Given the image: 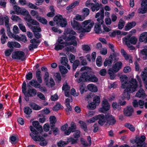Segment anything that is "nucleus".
<instances>
[{"instance_id": "35", "label": "nucleus", "mask_w": 147, "mask_h": 147, "mask_svg": "<svg viewBox=\"0 0 147 147\" xmlns=\"http://www.w3.org/2000/svg\"><path fill=\"white\" fill-rule=\"evenodd\" d=\"M91 1V0H87L85 3V6L88 7H89L90 6L91 9L93 11V10H92V8L94 9L95 4L90 3Z\"/></svg>"}, {"instance_id": "22", "label": "nucleus", "mask_w": 147, "mask_h": 147, "mask_svg": "<svg viewBox=\"0 0 147 147\" xmlns=\"http://www.w3.org/2000/svg\"><path fill=\"white\" fill-rule=\"evenodd\" d=\"M147 34V32H145L141 33L139 37V42L138 43V45H137L136 47L137 48L140 47V42H144L145 43V39L146 38V34Z\"/></svg>"}, {"instance_id": "15", "label": "nucleus", "mask_w": 147, "mask_h": 147, "mask_svg": "<svg viewBox=\"0 0 147 147\" xmlns=\"http://www.w3.org/2000/svg\"><path fill=\"white\" fill-rule=\"evenodd\" d=\"M120 81L122 83L121 88L123 89L126 88L130 84L129 82L131 81H128L127 77L125 75H122L120 77Z\"/></svg>"}, {"instance_id": "44", "label": "nucleus", "mask_w": 147, "mask_h": 147, "mask_svg": "<svg viewBox=\"0 0 147 147\" xmlns=\"http://www.w3.org/2000/svg\"><path fill=\"white\" fill-rule=\"evenodd\" d=\"M13 9L16 12V14L19 15L21 12L22 9L17 5H15L13 6Z\"/></svg>"}, {"instance_id": "8", "label": "nucleus", "mask_w": 147, "mask_h": 147, "mask_svg": "<svg viewBox=\"0 0 147 147\" xmlns=\"http://www.w3.org/2000/svg\"><path fill=\"white\" fill-rule=\"evenodd\" d=\"M122 66V63L121 61H118L113 64L112 68H110L108 70V72L110 79H114L115 77V73L118 72Z\"/></svg>"}, {"instance_id": "19", "label": "nucleus", "mask_w": 147, "mask_h": 147, "mask_svg": "<svg viewBox=\"0 0 147 147\" xmlns=\"http://www.w3.org/2000/svg\"><path fill=\"white\" fill-rule=\"evenodd\" d=\"M42 82L40 83L38 81L36 80L32 79L29 82V85H27L28 87H32L30 86H31L36 88H39L41 86L40 84Z\"/></svg>"}, {"instance_id": "61", "label": "nucleus", "mask_w": 147, "mask_h": 147, "mask_svg": "<svg viewBox=\"0 0 147 147\" xmlns=\"http://www.w3.org/2000/svg\"><path fill=\"white\" fill-rule=\"evenodd\" d=\"M131 70V68L129 66H127L124 68L123 71L125 73H127L130 72Z\"/></svg>"}, {"instance_id": "31", "label": "nucleus", "mask_w": 147, "mask_h": 147, "mask_svg": "<svg viewBox=\"0 0 147 147\" xmlns=\"http://www.w3.org/2000/svg\"><path fill=\"white\" fill-rule=\"evenodd\" d=\"M29 106L34 110H40L42 107L34 102H32L30 104Z\"/></svg>"}, {"instance_id": "45", "label": "nucleus", "mask_w": 147, "mask_h": 147, "mask_svg": "<svg viewBox=\"0 0 147 147\" xmlns=\"http://www.w3.org/2000/svg\"><path fill=\"white\" fill-rule=\"evenodd\" d=\"M86 88L85 86L82 83H80V85L79 90L80 93L81 94H82L84 93V92L86 91L85 90Z\"/></svg>"}, {"instance_id": "11", "label": "nucleus", "mask_w": 147, "mask_h": 147, "mask_svg": "<svg viewBox=\"0 0 147 147\" xmlns=\"http://www.w3.org/2000/svg\"><path fill=\"white\" fill-rule=\"evenodd\" d=\"M24 53L22 51H17L14 52L12 54L11 57L12 59L20 60L22 61H24L26 60V58L25 57Z\"/></svg>"}, {"instance_id": "36", "label": "nucleus", "mask_w": 147, "mask_h": 147, "mask_svg": "<svg viewBox=\"0 0 147 147\" xmlns=\"http://www.w3.org/2000/svg\"><path fill=\"white\" fill-rule=\"evenodd\" d=\"M66 47L65 46V45H63L61 44L58 42V43L56 44L55 46L54 49L57 51H58L59 50H61L64 48L65 47Z\"/></svg>"}, {"instance_id": "18", "label": "nucleus", "mask_w": 147, "mask_h": 147, "mask_svg": "<svg viewBox=\"0 0 147 147\" xmlns=\"http://www.w3.org/2000/svg\"><path fill=\"white\" fill-rule=\"evenodd\" d=\"M134 112V109L131 106H128L124 109L123 113L125 116L130 117Z\"/></svg>"}, {"instance_id": "3", "label": "nucleus", "mask_w": 147, "mask_h": 147, "mask_svg": "<svg viewBox=\"0 0 147 147\" xmlns=\"http://www.w3.org/2000/svg\"><path fill=\"white\" fill-rule=\"evenodd\" d=\"M76 39V37L75 36L69 35L67 36L66 34H64L58 38L57 41L59 44L65 45L66 46L72 45L76 46L77 43Z\"/></svg>"}, {"instance_id": "23", "label": "nucleus", "mask_w": 147, "mask_h": 147, "mask_svg": "<svg viewBox=\"0 0 147 147\" xmlns=\"http://www.w3.org/2000/svg\"><path fill=\"white\" fill-rule=\"evenodd\" d=\"M14 38L18 42L22 41L24 42H25L27 41V37L25 35H22L21 37L18 35H15Z\"/></svg>"}, {"instance_id": "26", "label": "nucleus", "mask_w": 147, "mask_h": 147, "mask_svg": "<svg viewBox=\"0 0 147 147\" xmlns=\"http://www.w3.org/2000/svg\"><path fill=\"white\" fill-rule=\"evenodd\" d=\"M30 24V23H27V25L29 27H31V28L32 30V31L34 33L41 32V29L39 27L36 26H32Z\"/></svg>"}, {"instance_id": "62", "label": "nucleus", "mask_w": 147, "mask_h": 147, "mask_svg": "<svg viewBox=\"0 0 147 147\" xmlns=\"http://www.w3.org/2000/svg\"><path fill=\"white\" fill-rule=\"evenodd\" d=\"M50 126L48 123L45 124L43 126L44 130L46 132H48L49 130Z\"/></svg>"}, {"instance_id": "40", "label": "nucleus", "mask_w": 147, "mask_h": 147, "mask_svg": "<svg viewBox=\"0 0 147 147\" xmlns=\"http://www.w3.org/2000/svg\"><path fill=\"white\" fill-rule=\"evenodd\" d=\"M24 113L28 115L30 114L32 112V109L29 107L28 106L24 107Z\"/></svg>"}, {"instance_id": "51", "label": "nucleus", "mask_w": 147, "mask_h": 147, "mask_svg": "<svg viewBox=\"0 0 147 147\" xmlns=\"http://www.w3.org/2000/svg\"><path fill=\"white\" fill-rule=\"evenodd\" d=\"M13 50V49H11L6 50L4 52L5 55L6 57L9 56L11 55Z\"/></svg>"}, {"instance_id": "24", "label": "nucleus", "mask_w": 147, "mask_h": 147, "mask_svg": "<svg viewBox=\"0 0 147 147\" xmlns=\"http://www.w3.org/2000/svg\"><path fill=\"white\" fill-rule=\"evenodd\" d=\"M136 25L135 22L133 21L131 22H128L125 27V30L128 31L134 27Z\"/></svg>"}, {"instance_id": "41", "label": "nucleus", "mask_w": 147, "mask_h": 147, "mask_svg": "<svg viewBox=\"0 0 147 147\" xmlns=\"http://www.w3.org/2000/svg\"><path fill=\"white\" fill-rule=\"evenodd\" d=\"M96 64L98 67H100L102 65V58L100 56L97 57L96 61Z\"/></svg>"}, {"instance_id": "21", "label": "nucleus", "mask_w": 147, "mask_h": 147, "mask_svg": "<svg viewBox=\"0 0 147 147\" xmlns=\"http://www.w3.org/2000/svg\"><path fill=\"white\" fill-rule=\"evenodd\" d=\"M32 125L33 127L36 128V131L40 134H41L42 131V126L40 125L39 122L38 121H34L32 123Z\"/></svg>"}, {"instance_id": "59", "label": "nucleus", "mask_w": 147, "mask_h": 147, "mask_svg": "<svg viewBox=\"0 0 147 147\" xmlns=\"http://www.w3.org/2000/svg\"><path fill=\"white\" fill-rule=\"evenodd\" d=\"M37 96L41 99L43 100H45V97L44 94L41 92H38L37 94Z\"/></svg>"}, {"instance_id": "54", "label": "nucleus", "mask_w": 147, "mask_h": 147, "mask_svg": "<svg viewBox=\"0 0 147 147\" xmlns=\"http://www.w3.org/2000/svg\"><path fill=\"white\" fill-rule=\"evenodd\" d=\"M50 123H55L57 122L56 117L55 116H51L49 117Z\"/></svg>"}, {"instance_id": "48", "label": "nucleus", "mask_w": 147, "mask_h": 147, "mask_svg": "<svg viewBox=\"0 0 147 147\" xmlns=\"http://www.w3.org/2000/svg\"><path fill=\"white\" fill-rule=\"evenodd\" d=\"M125 24V22L122 19H121L119 23L118 27L119 29L121 30L124 27Z\"/></svg>"}, {"instance_id": "28", "label": "nucleus", "mask_w": 147, "mask_h": 147, "mask_svg": "<svg viewBox=\"0 0 147 147\" xmlns=\"http://www.w3.org/2000/svg\"><path fill=\"white\" fill-rule=\"evenodd\" d=\"M113 61L110 57H109L108 59H106L104 63V66L106 67L108 66V67H111L112 65Z\"/></svg>"}, {"instance_id": "38", "label": "nucleus", "mask_w": 147, "mask_h": 147, "mask_svg": "<svg viewBox=\"0 0 147 147\" xmlns=\"http://www.w3.org/2000/svg\"><path fill=\"white\" fill-rule=\"evenodd\" d=\"M94 104L98 106L100 102V98L99 96L96 95L93 98V102Z\"/></svg>"}, {"instance_id": "25", "label": "nucleus", "mask_w": 147, "mask_h": 147, "mask_svg": "<svg viewBox=\"0 0 147 147\" xmlns=\"http://www.w3.org/2000/svg\"><path fill=\"white\" fill-rule=\"evenodd\" d=\"M141 76L145 87L147 89V72L145 71H142L141 73Z\"/></svg>"}, {"instance_id": "60", "label": "nucleus", "mask_w": 147, "mask_h": 147, "mask_svg": "<svg viewBox=\"0 0 147 147\" xmlns=\"http://www.w3.org/2000/svg\"><path fill=\"white\" fill-rule=\"evenodd\" d=\"M27 5L29 6V7L31 9H38V7L37 6L30 2L27 3Z\"/></svg>"}, {"instance_id": "53", "label": "nucleus", "mask_w": 147, "mask_h": 147, "mask_svg": "<svg viewBox=\"0 0 147 147\" xmlns=\"http://www.w3.org/2000/svg\"><path fill=\"white\" fill-rule=\"evenodd\" d=\"M68 62V60L66 57H61V63L62 65L66 66V64H67V63Z\"/></svg>"}, {"instance_id": "43", "label": "nucleus", "mask_w": 147, "mask_h": 147, "mask_svg": "<svg viewBox=\"0 0 147 147\" xmlns=\"http://www.w3.org/2000/svg\"><path fill=\"white\" fill-rule=\"evenodd\" d=\"M82 12L83 13V16L85 17L87 16L89 14L90 10L87 8H84L82 10Z\"/></svg>"}, {"instance_id": "42", "label": "nucleus", "mask_w": 147, "mask_h": 147, "mask_svg": "<svg viewBox=\"0 0 147 147\" xmlns=\"http://www.w3.org/2000/svg\"><path fill=\"white\" fill-rule=\"evenodd\" d=\"M91 20H85L83 22L81 23V24L82 26V27H83L85 28H86L87 27L86 26H88L92 22H91Z\"/></svg>"}, {"instance_id": "33", "label": "nucleus", "mask_w": 147, "mask_h": 147, "mask_svg": "<svg viewBox=\"0 0 147 147\" xmlns=\"http://www.w3.org/2000/svg\"><path fill=\"white\" fill-rule=\"evenodd\" d=\"M100 8H101L100 10L103 8L102 7V5L101 3H99L97 2V3L94 4V9L92 8V10H93V12L94 11H97Z\"/></svg>"}, {"instance_id": "5", "label": "nucleus", "mask_w": 147, "mask_h": 147, "mask_svg": "<svg viewBox=\"0 0 147 147\" xmlns=\"http://www.w3.org/2000/svg\"><path fill=\"white\" fill-rule=\"evenodd\" d=\"M30 129L32 132L30 135L32 138L35 141H40L39 144L42 146H46L47 143V141L42 136H40V134L38 133L32 126H30Z\"/></svg>"}, {"instance_id": "27", "label": "nucleus", "mask_w": 147, "mask_h": 147, "mask_svg": "<svg viewBox=\"0 0 147 147\" xmlns=\"http://www.w3.org/2000/svg\"><path fill=\"white\" fill-rule=\"evenodd\" d=\"M87 88L89 91L92 92H96L98 90L97 87L93 84H88L87 86Z\"/></svg>"}, {"instance_id": "13", "label": "nucleus", "mask_w": 147, "mask_h": 147, "mask_svg": "<svg viewBox=\"0 0 147 147\" xmlns=\"http://www.w3.org/2000/svg\"><path fill=\"white\" fill-rule=\"evenodd\" d=\"M110 108V105L108 101L106 99H104L102 100V107L99 109V111L103 113H106Z\"/></svg>"}, {"instance_id": "55", "label": "nucleus", "mask_w": 147, "mask_h": 147, "mask_svg": "<svg viewBox=\"0 0 147 147\" xmlns=\"http://www.w3.org/2000/svg\"><path fill=\"white\" fill-rule=\"evenodd\" d=\"M15 42L8 41L7 44V46L11 49H13L15 47Z\"/></svg>"}, {"instance_id": "17", "label": "nucleus", "mask_w": 147, "mask_h": 147, "mask_svg": "<svg viewBox=\"0 0 147 147\" xmlns=\"http://www.w3.org/2000/svg\"><path fill=\"white\" fill-rule=\"evenodd\" d=\"M122 40L123 41H124L125 43H131L133 45H135L137 41V39L134 36H132L130 37L129 36H128L123 38Z\"/></svg>"}, {"instance_id": "64", "label": "nucleus", "mask_w": 147, "mask_h": 147, "mask_svg": "<svg viewBox=\"0 0 147 147\" xmlns=\"http://www.w3.org/2000/svg\"><path fill=\"white\" fill-rule=\"evenodd\" d=\"M69 60L70 62L71 63H73V62L75 61V56L71 53L69 57Z\"/></svg>"}, {"instance_id": "7", "label": "nucleus", "mask_w": 147, "mask_h": 147, "mask_svg": "<svg viewBox=\"0 0 147 147\" xmlns=\"http://www.w3.org/2000/svg\"><path fill=\"white\" fill-rule=\"evenodd\" d=\"M71 25L73 28L75 30H80L82 32H90L92 28L94 25V22L92 21L87 27L84 28L82 27V26L81 23L76 21L75 20L71 21Z\"/></svg>"}, {"instance_id": "37", "label": "nucleus", "mask_w": 147, "mask_h": 147, "mask_svg": "<svg viewBox=\"0 0 147 147\" xmlns=\"http://www.w3.org/2000/svg\"><path fill=\"white\" fill-rule=\"evenodd\" d=\"M59 71L62 74H65L68 71V70L63 66L59 65Z\"/></svg>"}, {"instance_id": "50", "label": "nucleus", "mask_w": 147, "mask_h": 147, "mask_svg": "<svg viewBox=\"0 0 147 147\" xmlns=\"http://www.w3.org/2000/svg\"><path fill=\"white\" fill-rule=\"evenodd\" d=\"M67 144V142H66L64 141L60 140L57 143V145L59 147H63L65 146V145Z\"/></svg>"}, {"instance_id": "14", "label": "nucleus", "mask_w": 147, "mask_h": 147, "mask_svg": "<svg viewBox=\"0 0 147 147\" xmlns=\"http://www.w3.org/2000/svg\"><path fill=\"white\" fill-rule=\"evenodd\" d=\"M106 123L109 125H113L116 123V120L114 116L110 115L109 113L105 114Z\"/></svg>"}, {"instance_id": "4", "label": "nucleus", "mask_w": 147, "mask_h": 147, "mask_svg": "<svg viewBox=\"0 0 147 147\" xmlns=\"http://www.w3.org/2000/svg\"><path fill=\"white\" fill-rule=\"evenodd\" d=\"M104 10L103 8L96 13L95 18H97L96 20L98 22L95 24L94 29L96 33L99 34L102 33L101 25H102L104 22Z\"/></svg>"}, {"instance_id": "6", "label": "nucleus", "mask_w": 147, "mask_h": 147, "mask_svg": "<svg viewBox=\"0 0 147 147\" xmlns=\"http://www.w3.org/2000/svg\"><path fill=\"white\" fill-rule=\"evenodd\" d=\"M27 89L26 83L25 81H24L22 84V92L24 94V99L25 100L28 102L29 101V97H32L35 96L38 92L37 90L34 88H28L27 91H26Z\"/></svg>"}, {"instance_id": "58", "label": "nucleus", "mask_w": 147, "mask_h": 147, "mask_svg": "<svg viewBox=\"0 0 147 147\" xmlns=\"http://www.w3.org/2000/svg\"><path fill=\"white\" fill-rule=\"evenodd\" d=\"M91 69L90 67H87V66H84L81 68L80 70V71H84V72H86L87 71L91 70Z\"/></svg>"}, {"instance_id": "52", "label": "nucleus", "mask_w": 147, "mask_h": 147, "mask_svg": "<svg viewBox=\"0 0 147 147\" xmlns=\"http://www.w3.org/2000/svg\"><path fill=\"white\" fill-rule=\"evenodd\" d=\"M82 49L84 51L88 52L91 50L90 48L88 45H82Z\"/></svg>"}, {"instance_id": "2", "label": "nucleus", "mask_w": 147, "mask_h": 147, "mask_svg": "<svg viewBox=\"0 0 147 147\" xmlns=\"http://www.w3.org/2000/svg\"><path fill=\"white\" fill-rule=\"evenodd\" d=\"M98 81V78L94 74L92 70H89L81 73L78 82L79 83L87 82H96Z\"/></svg>"}, {"instance_id": "29", "label": "nucleus", "mask_w": 147, "mask_h": 147, "mask_svg": "<svg viewBox=\"0 0 147 147\" xmlns=\"http://www.w3.org/2000/svg\"><path fill=\"white\" fill-rule=\"evenodd\" d=\"M36 77L37 81L39 82H42L41 72L40 69H38L36 71Z\"/></svg>"}, {"instance_id": "49", "label": "nucleus", "mask_w": 147, "mask_h": 147, "mask_svg": "<svg viewBox=\"0 0 147 147\" xmlns=\"http://www.w3.org/2000/svg\"><path fill=\"white\" fill-rule=\"evenodd\" d=\"M96 105L93 102H92L90 103L88 106H87V107L89 109L94 110L96 108Z\"/></svg>"}, {"instance_id": "9", "label": "nucleus", "mask_w": 147, "mask_h": 147, "mask_svg": "<svg viewBox=\"0 0 147 147\" xmlns=\"http://www.w3.org/2000/svg\"><path fill=\"white\" fill-rule=\"evenodd\" d=\"M20 14L26 17L24 18V19L25 20L28 21L29 23L34 25L38 26L39 25V24L37 21L32 19L31 16L27 10H24L22 9Z\"/></svg>"}, {"instance_id": "57", "label": "nucleus", "mask_w": 147, "mask_h": 147, "mask_svg": "<svg viewBox=\"0 0 147 147\" xmlns=\"http://www.w3.org/2000/svg\"><path fill=\"white\" fill-rule=\"evenodd\" d=\"M144 92V91L143 89L140 88L136 93V96L138 97H140L141 95H142Z\"/></svg>"}, {"instance_id": "1", "label": "nucleus", "mask_w": 147, "mask_h": 147, "mask_svg": "<svg viewBox=\"0 0 147 147\" xmlns=\"http://www.w3.org/2000/svg\"><path fill=\"white\" fill-rule=\"evenodd\" d=\"M129 82L130 84L127 86L126 88H125L121 96V99L123 100L125 98H127L128 100H129L131 93H133L136 90L138 87L136 80L132 78L131 81Z\"/></svg>"}, {"instance_id": "47", "label": "nucleus", "mask_w": 147, "mask_h": 147, "mask_svg": "<svg viewBox=\"0 0 147 147\" xmlns=\"http://www.w3.org/2000/svg\"><path fill=\"white\" fill-rule=\"evenodd\" d=\"M79 59L81 62V65H82L84 66L87 64L86 59L84 58V56H82L80 57Z\"/></svg>"}, {"instance_id": "39", "label": "nucleus", "mask_w": 147, "mask_h": 147, "mask_svg": "<svg viewBox=\"0 0 147 147\" xmlns=\"http://www.w3.org/2000/svg\"><path fill=\"white\" fill-rule=\"evenodd\" d=\"M49 74L47 71L45 72L44 76V79L46 85L49 84Z\"/></svg>"}, {"instance_id": "10", "label": "nucleus", "mask_w": 147, "mask_h": 147, "mask_svg": "<svg viewBox=\"0 0 147 147\" xmlns=\"http://www.w3.org/2000/svg\"><path fill=\"white\" fill-rule=\"evenodd\" d=\"M54 21L58 26L60 25L62 27H65L67 24L66 20L63 18L62 15H57L53 18Z\"/></svg>"}, {"instance_id": "16", "label": "nucleus", "mask_w": 147, "mask_h": 147, "mask_svg": "<svg viewBox=\"0 0 147 147\" xmlns=\"http://www.w3.org/2000/svg\"><path fill=\"white\" fill-rule=\"evenodd\" d=\"M30 42L31 44H30L28 46V49L30 51L33 50L34 49L37 48L38 45V44H40V41L35 38H34L30 40Z\"/></svg>"}, {"instance_id": "56", "label": "nucleus", "mask_w": 147, "mask_h": 147, "mask_svg": "<svg viewBox=\"0 0 147 147\" xmlns=\"http://www.w3.org/2000/svg\"><path fill=\"white\" fill-rule=\"evenodd\" d=\"M32 74L31 72H29L25 76L26 79L28 80H30L32 78Z\"/></svg>"}, {"instance_id": "34", "label": "nucleus", "mask_w": 147, "mask_h": 147, "mask_svg": "<svg viewBox=\"0 0 147 147\" xmlns=\"http://www.w3.org/2000/svg\"><path fill=\"white\" fill-rule=\"evenodd\" d=\"M85 19V16L83 15L82 16L79 14H77L74 18H73V20H76L80 21H82Z\"/></svg>"}, {"instance_id": "12", "label": "nucleus", "mask_w": 147, "mask_h": 147, "mask_svg": "<svg viewBox=\"0 0 147 147\" xmlns=\"http://www.w3.org/2000/svg\"><path fill=\"white\" fill-rule=\"evenodd\" d=\"M146 139V137L143 135H141L140 137H136V140H134L136 144L135 147H146V144L145 142Z\"/></svg>"}, {"instance_id": "63", "label": "nucleus", "mask_w": 147, "mask_h": 147, "mask_svg": "<svg viewBox=\"0 0 147 147\" xmlns=\"http://www.w3.org/2000/svg\"><path fill=\"white\" fill-rule=\"evenodd\" d=\"M18 26L20 29L23 32H26V29L25 26L22 24H19Z\"/></svg>"}, {"instance_id": "46", "label": "nucleus", "mask_w": 147, "mask_h": 147, "mask_svg": "<svg viewBox=\"0 0 147 147\" xmlns=\"http://www.w3.org/2000/svg\"><path fill=\"white\" fill-rule=\"evenodd\" d=\"M61 105L59 102H56V105L53 108V110L54 111H57L60 109Z\"/></svg>"}, {"instance_id": "20", "label": "nucleus", "mask_w": 147, "mask_h": 147, "mask_svg": "<svg viewBox=\"0 0 147 147\" xmlns=\"http://www.w3.org/2000/svg\"><path fill=\"white\" fill-rule=\"evenodd\" d=\"M97 120H98V123L101 126H103L106 121L105 115L103 114L97 115Z\"/></svg>"}, {"instance_id": "30", "label": "nucleus", "mask_w": 147, "mask_h": 147, "mask_svg": "<svg viewBox=\"0 0 147 147\" xmlns=\"http://www.w3.org/2000/svg\"><path fill=\"white\" fill-rule=\"evenodd\" d=\"M79 123L80 124V127L83 130L86 132H87L88 129L87 128V126L86 124L84 121L80 120L79 121Z\"/></svg>"}, {"instance_id": "32", "label": "nucleus", "mask_w": 147, "mask_h": 147, "mask_svg": "<svg viewBox=\"0 0 147 147\" xmlns=\"http://www.w3.org/2000/svg\"><path fill=\"white\" fill-rule=\"evenodd\" d=\"M72 69L73 71H75L77 67L80 65V61L78 59L76 60L73 63H72Z\"/></svg>"}]
</instances>
